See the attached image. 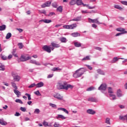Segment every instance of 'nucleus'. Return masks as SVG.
<instances>
[{
    "label": "nucleus",
    "mask_w": 127,
    "mask_h": 127,
    "mask_svg": "<svg viewBox=\"0 0 127 127\" xmlns=\"http://www.w3.org/2000/svg\"><path fill=\"white\" fill-rule=\"evenodd\" d=\"M74 88V86L68 84L66 81H60L57 84V89L58 90H65L67 91L68 89H72Z\"/></svg>",
    "instance_id": "f257e3e1"
},
{
    "label": "nucleus",
    "mask_w": 127,
    "mask_h": 127,
    "mask_svg": "<svg viewBox=\"0 0 127 127\" xmlns=\"http://www.w3.org/2000/svg\"><path fill=\"white\" fill-rule=\"evenodd\" d=\"M81 69H84V67H81L78 69H77L75 72L73 74L74 78H79V77H81L83 74H84V72L79 71Z\"/></svg>",
    "instance_id": "f03ea898"
},
{
    "label": "nucleus",
    "mask_w": 127,
    "mask_h": 127,
    "mask_svg": "<svg viewBox=\"0 0 127 127\" xmlns=\"http://www.w3.org/2000/svg\"><path fill=\"white\" fill-rule=\"evenodd\" d=\"M77 27V24L74 23L71 25H65L63 26L65 29H74Z\"/></svg>",
    "instance_id": "7ed1b4c3"
},
{
    "label": "nucleus",
    "mask_w": 127,
    "mask_h": 127,
    "mask_svg": "<svg viewBox=\"0 0 127 127\" xmlns=\"http://www.w3.org/2000/svg\"><path fill=\"white\" fill-rule=\"evenodd\" d=\"M88 22L90 23H97V24H102L103 23H101L99 21V18L93 19H91L90 18H88Z\"/></svg>",
    "instance_id": "20e7f679"
},
{
    "label": "nucleus",
    "mask_w": 127,
    "mask_h": 127,
    "mask_svg": "<svg viewBox=\"0 0 127 127\" xmlns=\"http://www.w3.org/2000/svg\"><path fill=\"white\" fill-rule=\"evenodd\" d=\"M30 59H31V57L22 55L20 58V61L21 62H25V61H27V60H29Z\"/></svg>",
    "instance_id": "39448f33"
},
{
    "label": "nucleus",
    "mask_w": 127,
    "mask_h": 127,
    "mask_svg": "<svg viewBox=\"0 0 127 127\" xmlns=\"http://www.w3.org/2000/svg\"><path fill=\"white\" fill-rule=\"evenodd\" d=\"M11 74L13 78V80L16 82H19V80H20V76L17 74L14 73V72H12Z\"/></svg>",
    "instance_id": "423d86ee"
},
{
    "label": "nucleus",
    "mask_w": 127,
    "mask_h": 127,
    "mask_svg": "<svg viewBox=\"0 0 127 127\" xmlns=\"http://www.w3.org/2000/svg\"><path fill=\"white\" fill-rule=\"evenodd\" d=\"M98 90H101L102 93H104L103 91L107 90V84L106 83L102 84L98 88Z\"/></svg>",
    "instance_id": "0eeeda50"
},
{
    "label": "nucleus",
    "mask_w": 127,
    "mask_h": 127,
    "mask_svg": "<svg viewBox=\"0 0 127 127\" xmlns=\"http://www.w3.org/2000/svg\"><path fill=\"white\" fill-rule=\"evenodd\" d=\"M43 49L45 51H46V52H48V53H51V49H50L49 46H48L47 45L44 46L43 47Z\"/></svg>",
    "instance_id": "6e6552de"
},
{
    "label": "nucleus",
    "mask_w": 127,
    "mask_h": 127,
    "mask_svg": "<svg viewBox=\"0 0 127 127\" xmlns=\"http://www.w3.org/2000/svg\"><path fill=\"white\" fill-rule=\"evenodd\" d=\"M119 59H122V60H124V58H119L118 57H114L113 59L110 61V63H112V64H114V63H116L117 61H119Z\"/></svg>",
    "instance_id": "1a4fd4ad"
},
{
    "label": "nucleus",
    "mask_w": 127,
    "mask_h": 127,
    "mask_svg": "<svg viewBox=\"0 0 127 127\" xmlns=\"http://www.w3.org/2000/svg\"><path fill=\"white\" fill-rule=\"evenodd\" d=\"M86 113L89 115H94L96 114V111L93 109H89L86 111Z\"/></svg>",
    "instance_id": "9d476101"
},
{
    "label": "nucleus",
    "mask_w": 127,
    "mask_h": 127,
    "mask_svg": "<svg viewBox=\"0 0 127 127\" xmlns=\"http://www.w3.org/2000/svg\"><path fill=\"white\" fill-rule=\"evenodd\" d=\"M73 43L75 47H81V46H82V44L77 41H74L73 42Z\"/></svg>",
    "instance_id": "9b49d317"
},
{
    "label": "nucleus",
    "mask_w": 127,
    "mask_h": 127,
    "mask_svg": "<svg viewBox=\"0 0 127 127\" xmlns=\"http://www.w3.org/2000/svg\"><path fill=\"white\" fill-rule=\"evenodd\" d=\"M51 4V1H48L45 3H44V4H43L41 5V7H43V8H44V7H46V6H50Z\"/></svg>",
    "instance_id": "f8f14e48"
},
{
    "label": "nucleus",
    "mask_w": 127,
    "mask_h": 127,
    "mask_svg": "<svg viewBox=\"0 0 127 127\" xmlns=\"http://www.w3.org/2000/svg\"><path fill=\"white\" fill-rule=\"evenodd\" d=\"M30 63H31L32 64H35V65H37V66H40V65H41V64L34 60H31L30 61Z\"/></svg>",
    "instance_id": "ddd939ff"
},
{
    "label": "nucleus",
    "mask_w": 127,
    "mask_h": 127,
    "mask_svg": "<svg viewBox=\"0 0 127 127\" xmlns=\"http://www.w3.org/2000/svg\"><path fill=\"white\" fill-rule=\"evenodd\" d=\"M117 96L119 98H121V97H123L124 95L123 94V93L122 92V90L121 89H118L117 91Z\"/></svg>",
    "instance_id": "4468645a"
},
{
    "label": "nucleus",
    "mask_w": 127,
    "mask_h": 127,
    "mask_svg": "<svg viewBox=\"0 0 127 127\" xmlns=\"http://www.w3.org/2000/svg\"><path fill=\"white\" fill-rule=\"evenodd\" d=\"M82 20V16H77L71 20L72 21H81Z\"/></svg>",
    "instance_id": "2eb2a0df"
},
{
    "label": "nucleus",
    "mask_w": 127,
    "mask_h": 127,
    "mask_svg": "<svg viewBox=\"0 0 127 127\" xmlns=\"http://www.w3.org/2000/svg\"><path fill=\"white\" fill-rule=\"evenodd\" d=\"M39 22H45V23H50L52 22L51 20L45 19H42L39 21Z\"/></svg>",
    "instance_id": "dca6fc26"
},
{
    "label": "nucleus",
    "mask_w": 127,
    "mask_h": 127,
    "mask_svg": "<svg viewBox=\"0 0 127 127\" xmlns=\"http://www.w3.org/2000/svg\"><path fill=\"white\" fill-rule=\"evenodd\" d=\"M43 86H44V83L42 81H41L36 84V88H41V87H43Z\"/></svg>",
    "instance_id": "f3484780"
},
{
    "label": "nucleus",
    "mask_w": 127,
    "mask_h": 127,
    "mask_svg": "<svg viewBox=\"0 0 127 127\" xmlns=\"http://www.w3.org/2000/svg\"><path fill=\"white\" fill-rule=\"evenodd\" d=\"M60 40L62 43H66L67 41H68V40L66 39V38L64 37H62L60 38Z\"/></svg>",
    "instance_id": "a211bd4d"
},
{
    "label": "nucleus",
    "mask_w": 127,
    "mask_h": 127,
    "mask_svg": "<svg viewBox=\"0 0 127 127\" xmlns=\"http://www.w3.org/2000/svg\"><path fill=\"white\" fill-rule=\"evenodd\" d=\"M51 45L53 46V47H55V48H59V47H60V44L55 42L51 43Z\"/></svg>",
    "instance_id": "6ab92c4d"
},
{
    "label": "nucleus",
    "mask_w": 127,
    "mask_h": 127,
    "mask_svg": "<svg viewBox=\"0 0 127 127\" xmlns=\"http://www.w3.org/2000/svg\"><path fill=\"white\" fill-rule=\"evenodd\" d=\"M71 35L72 37H78V36H80V34L78 32H74L71 33Z\"/></svg>",
    "instance_id": "aec40b11"
},
{
    "label": "nucleus",
    "mask_w": 127,
    "mask_h": 127,
    "mask_svg": "<svg viewBox=\"0 0 127 127\" xmlns=\"http://www.w3.org/2000/svg\"><path fill=\"white\" fill-rule=\"evenodd\" d=\"M54 97L58 99V100H63V97L61 96L60 94H57L56 95L54 96Z\"/></svg>",
    "instance_id": "412c9836"
},
{
    "label": "nucleus",
    "mask_w": 127,
    "mask_h": 127,
    "mask_svg": "<svg viewBox=\"0 0 127 127\" xmlns=\"http://www.w3.org/2000/svg\"><path fill=\"white\" fill-rule=\"evenodd\" d=\"M58 111H63V112H64V113H65V114H69V112H68L67 110H66V109L65 108H58Z\"/></svg>",
    "instance_id": "4be33fe9"
},
{
    "label": "nucleus",
    "mask_w": 127,
    "mask_h": 127,
    "mask_svg": "<svg viewBox=\"0 0 127 127\" xmlns=\"http://www.w3.org/2000/svg\"><path fill=\"white\" fill-rule=\"evenodd\" d=\"M88 101L89 102H95V103H97V100L96 99V98L94 97H90L88 98Z\"/></svg>",
    "instance_id": "5701e85b"
},
{
    "label": "nucleus",
    "mask_w": 127,
    "mask_h": 127,
    "mask_svg": "<svg viewBox=\"0 0 127 127\" xmlns=\"http://www.w3.org/2000/svg\"><path fill=\"white\" fill-rule=\"evenodd\" d=\"M110 97V100H112L113 101L116 100L117 98L116 97V95L115 94H109Z\"/></svg>",
    "instance_id": "b1692460"
},
{
    "label": "nucleus",
    "mask_w": 127,
    "mask_h": 127,
    "mask_svg": "<svg viewBox=\"0 0 127 127\" xmlns=\"http://www.w3.org/2000/svg\"><path fill=\"white\" fill-rule=\"evenodd\" d=\"M0 125H1V126H6L7 123L4 122V120H3V119H0Z\"/></svg>",
    "instance_id": "393cba45"
},
{
    "label": "nucleus",
    "mask_w": 127,
    "mask_h": 127,
    "mask_svg": "<svg viewBox=\"0 0 127 127\" xmlns=\"http://www.w3.org/2000/svg\"><path fill=\"white\" fill-rule=\"evenodd\" d=\"M57 120H59V119H62V120H65L66 118H65V117L62 115H58V117H57Z\"/></svg>",
    "instance_id": "a878e982"
},
{
    "label": "nucleus",
    "mask_w": 127,
    "mask_h": 127,
    "mask_svg": "<svg viewBox=\"0 0 127 127\" xmlns=\"http://www.w3.org/2000/svg\"><path fill=\"white\" fill-rule=\"evenodd\" d=\"M76 4H77V5H82V4H83V2L82 1V0H76Z\"/></svg>",
    "instance_id": "bb28decb"
},
{
    "label": "nucleus",
    "mask_w": 127,
    "mask_h": 127,
    "mask_svg": "<svg viewBox=\"0 0 127 127\" xmlns=\"http://www.w3.org/2000/svg\"><path fill=\"white\" fill-rule=\"evenodd\" d=\"M6 28V26L5 25H2L1 26H0V31L5 30Z\"/></svg>",
    "instance_id": "cd10ccee"
},
{
    "label": "nucleus",
    "mask_w": 127,
    "mask_h": 127,
    "mask_svg": "<svg viewBox=\"0 0 127 127\" xmlns=\"http://www.w3.org/2000/svg\"><path fill=\"white\" fill-rule=\"evenodd\" d=\"M105 124L111 125V119L109 118H107L105 120Z\"/></svg>",
    "instance_id": "c85d7f7f"
},
{
    "label": "nucleus",
    "mask_w": 127,
    "mask_h": 127,
    "mask_svg": "<svg viewBox=\"0 0 127 127\" xmlns=\"http://www.w3.org/2000/svg\"><path fill=\"white\" fill-rule=\"evenodd\" d=\"M117 31H119L120 32H125V28H118L116 29Z\"/></svg>",
    "instance_id": "c756f323"
},
{
    "label": "nucleus",
    "mask_w": 127,
    "mask_h": 127,
    "mask_svg": "<svg viewBox=\"0 0 127 127\" xmlns=\"http://www.w3.org/2000/svg\"><path fill=\"white\" fill-rule=\"evenodd\" d=\"M87 60H91V58H90V56H87L86 57L83 58L82 59V61H86Z\"/></svg>",
    "instance_id": "7c9ffc66"
},
{
    "label": "nucleus",
    "mask_w": 127,
    "mask_h": 127,
    "mask_svg": "<svg viewBox=\"0 0 127 127\" xmlns=\"http://www.w3.org/2000/svg\"><path fill=\"white\" fill-rule=\"evenodd\" d=\"M14 93L16 95V96H19L20 95V92H19L17 89H14Z\"/></svg>",
    "instance_id": "2f4dec72"
},
{
    "label": "nucleus",
    "mask_w": 127,
    "mask_h": 127,
    "mask_svg": "<svg viewBox=\"0 0 127 127\" xmlns=\"http://www.w3.org/2000/svg\"><path fill=\"white\" fill-rule=\"evenodd\" d=\"M108 93L111 94H114V90H113V88H112V87H108Z\"/></svg>",
    "instance_id": "473e14b6"
},
{
    "label": "nucleus",
    "mask_w": 127,
    "mask_h": 127,
    "mask_svg": "<svg viewBox=\"0 0 127 127\" xmlns=\"http://www.w3.org/2000/svg\"><path fill=\"white\" fill-rule=\"evenodd\" d=\"M49 106L50 107H52V108H53V109H57V106L56 104H54L53 103H50Z\"/></svg>",
    "instance_id": "72a5a7b5"
},
{
    "label": "nucleus",
    "mask_w": 127,
    "mask_h": 127,
    "mask_svg": "<svg viewBox=\"0 0 127 127\" xmlns=\"http://www.w3.org/2000/svg\"><path fill=\"white\" fill-rule=\"evenodd\" d=\"M97 72L98 74H100V75H105V72L101 69H98Z\"/></svg>",
    "instance_id": "f704fd0d"
},
{
    "label": "nucleus",
    "mask_w": 127,
    "mask_h": 127,
    "mask_svg": "<svg viewBox=\"0 0 127 127\" xmlns=\"http://www.w3.org/2000/svg\"><path fill=\"white\" fill-rule=\"evenodd\" d=\"M125 33H127V31H125L121 33H118L115 35V36H120V35H122V34H125Z\"/></svg>",
    "instance_id": "c9c22d12"
},
{
    "label": "nucleus",
    "mask_w": 127,
    "mask_h": 127,
    "mask_svg": "<svg viewBox=\"0 0 127 127\" xmlns=\"http://www.w3.org/2000/svg\"><path fill=\"white\" fill-rule=\"evenodd\" d=\"M76 0H71L69 2V4L70 5H74V4H76Z\"/></svg>",
    "instance_id": "e433bc0d"
},
{
    "label": "nucleus",
    "mask_w": 127,
    "mask_h": 127,
    "mask_svg": "<svg viewBox=\"0 0 127 127\" xmlns=\"http://www.w3.org/2000/svg\"><path fill=\"white\" fill-rule=\"evenodd\" d=\"M114 7L117 9H119V10H123V8L120 6L119 5H115Z\"/></svg>",
    "instance_id": "4c0bfd02"
},
{
    "label": "nucleus",
    "mask_w": 127,
    "mask_h": 127,
    "mask_svg": "<svg viewBox=\"0 0 127 127\" xmlns=\"http://www.w3.org/2000/svg\"><path fill=\"white\" fill-rule=\"evenodd\" d=\"M11 37V33H8L6 34V36L5 37V38L6 39H9V38H10Z\"/></svg>",
    "instance_id": "58836bf2"
},
{
    "label": "nucleus",
    "mask_w": 127,
    "mask_h": 127,
    "mask_svg": "<svg viewBox=\"0 0 127 127\" xmlns=\"http://www.w3.org/2000/svg\"><path fill=\"white\" fill-rule=\"evenodd\" d=\"M57 11H59L60 12H62L63 10V8H62V6H60L57 9Z\"/></svg>",
    "instance_id": "ea45409f"
},
{
    "label": "nucleus",
    "mask_w": 127,
    "mask_h": 127,
    "mask_svg": "<svg viewBox=\"0 0 127 127\" xmlns=\"http://www.w3.org/2000/svg\"><path fill=\"white\" fill-rule=\"evenodd\" d=\"M61 70H62V69L59 68V67H54L52 69V71H54V72H55L56 71H61Z\"/></svg>",
    "instance_id": "a19ab883"
},
{
    "label": "nucleus",
    "mask_w": 127,
    "mask_h": 127,
    "mask_svg": "<svg viewBox=\"0 0 127 127\" xmlns=\"http://www.w3.org/2000/svg\"><path fill=\"white\" fill-rule=\"evenodd\" d=\"M18 46L19 49H22L23 48V44H22V43H19L18 44Z\"/></svg>",
    "instance_id": "79ce46f5"
},
{
    "label": "nucleus",
    "mask_w": 127,
    "mask_h": 127,
    "mask_svg": "<svg viewBox=\"0 0 127 127\" xmlns=\"http://www.w3.org/2000/svg\"><path fill=\"white\" fill-rule=\"evenodd\" d=\"M12 87L15 89H17V86H16V84L14 82H11Z\"/></svg>",
    "instance_id": "37998d69"
},
{
    "label": "nucleus",
    "mask_w": 127,
    "mask_h": 127,
    "mask_svg": "<svg viewBox=\"0 0 127 127\" xmlns=\"http://www.w3.org/2000/svg\"><path fill=\"white\" fill-rule=\"evenodd\" d=\"M15 102H16V103H19V104H23V102H22V101H21V100L19 99H16Z\"/></svg>",
    "instance_id": "c03bdc74"
},
{
    "label": "nucleus",
    "mask_w": 127,
    "mask_h": 127,
    "mask_svg": "<svg viewBox=\"0 0 127 127\" xmlns=\"http://www.w3.org/2000/svg\"><path fill=\"white\" fill-rule=\"evenodd\" d=\"M25 96H27L28 101L31 100V95L28 93H25Z\"/></svg>",
    "instance_id": "a18cd8bd"
},
{
    "label": "nucleus",
    "mask_w": 127,
    "mask_h": 127,
    "mask_svg": "<svg viewBox=\"0 0 127 127\" xmlns=\"http://www.w3.org/2000/svg\"><path fill=\"white\" fill-rule=\"evenodd\" d=\"M54 127H61V125L57 122H55L54 125Z\"/></svg>",
    "instance_id": "49530a36"
},
{
    "label": "nucleus",
    "mask_w": 127,
    "mask_h": 127,
    "mask_svg": "<svg viewBox=\"0 0 127 127\" xmlns=\"http://www.w3.org/2000/svg\"><path fill=\"white\" fill-rule=\"evenodd\" d=\"M4 70H5L4 65H0V71H4Z\"/></svg>",
    "instance_id": "de8ad7c7"
},
{
    "label": "nucleus",
    "mask_w": 127,
    "mask_h": 127,
    "mask_svg": "<svg viewBox=\"0 0 127 127\" xmlns=\"http://www.w3.org/2000/svg\"><path fill=\"white\" fill-rule=\"evenodd\" d=\"M34 113V114H37V115H38V114L40 113V110H39V109H35Z\"/></svg>",
    "instance_id": "09e8293b"
},
{
    "label": "nucleus",
    "mask_w": 127,
    "mask_h": 127,
    "mask_svg": "<svg viewBox=\"0 0 127 127\" xmlns=\"http://www.w3.org/2000/svg\"><path fill=\"white\" fill-rule=\"evenodd\" d=\"M34 94L37 96H41V93H40V92H39V90H37V91L35 92Z\"/></svg>",
    "instance_id": "8fccbe9b"
},
{
    "label": "nucleus",
    "mask_w": 127,
    "mask_h": 127,
    "mask_svg": "<svg viewBox=\"0 0 127 127\" xmlns=\"http://www.w3.org/2000/svg\"><path fill=\"white\" fill-rule=\"evenodd\" d=\"M43 125L44 126V127H50V125H48V123L46 122V121L43 122Z\"/></svg>",
    "instance_id": "3c124183"
},
{
    "label": "nucleus",
    "mask_w": 127,
    "mask_h": 127,
    "mask_svg": "<svg viewBox=\"0 0 127 127\" xmlns=\"http://www.w3.org/2000/svg\"><path fill=\"white\" fill-rule=\"evenodd\" d=\"M0 57L3 60H6L7 59V57L4 55H1Z\"/></svg>",
    "instance_id": "603ef678"
},
{
    "label": "nucleus",
    "mask_w": 127,
    "mask_h": 127,
    "mask_svg": "<svg viewBox=\"0 0 127 127\" xmlns=\"http://www.w3.org/2000/svg\"><path fill=\"white\" fill-rule=\"evenodd\" d=\"M52 6H53V7H55V8H57V3L56 2H54L52 3Z\"/></svg>",
    "instance_id": "864d4df0"
},
{
    "label": "nucleus",
    "mask_w": 127,
    "mask_h": 127,
    "mask_svg": "<svg viewBox=\"0 0 127 127\" xmlns=\"http://www.w3.org/2000/svg\"><path fill=\"white\" fill-rule=\"evenodd\" d=\"M20 110L22 111V112H26V108H25V107H20Z\"/></svg>",
    "instance_id": "5fc2aeb1"
},
{
    "label": "nucleus",
    "mask_w": 127,
    "mask_h": 127,
    "mask_svg": "<svg viewBox=\"0 0 127 127\" xmlns=\"http://www.w3.org/2000/svg\"><path fill=\"white\" fill-rule=\"evenodd\" d=\"M92 90H94L93 87H90L89 88H87L86 91H88V92H90V91H92Z\"/></svg>",
    "instance_id": "6e6d98bb"
},
{
    "label": "nucleus",
    "mask_w": 127,
    "mask_h": 127,
    "mask_svg": "<svg viewBox=\"0 0 127 127\" xmlns=\"http://www.w3.org/2000/svg\"><path fill=\"white\" fill-rule=\"evenodd\" d=\"M85 6L86 7H88V8H89V9H93V8H95V7H91V6H89V4H86Z\"/></svg>",
    "instance_id": "4d7b16f0"
},
{
    "label": "nucleus",
    "mask_w": 127,
    "mask_h": 127,
    "mask_svg": "<svg viewBox=\"0 0 127 127\" xmlns=\"http://www.w3.org/2000/svg\"><path fill=\"white\" fill-rule=\"evenodd\" d=\"M34 86H36V84H35V83H32L28 86V88H33Z\"/></svg>",
    "instance_id": "13d9d810"
},
{
    "label": "nucleus",
    "mask_w": 127,
    "mask_h": 127,
    "mask_svg": "<svg viewBox=\"0 0 127 127\" xmlns=\"http://www.w3.org/2000/svg\"><path fill=\"white\" fill-rule=\"evenodd\" d=\"M85 66H86L87 67V68L89 69V70H92L93 68L92 67V66H91V65H88V64H86Z\"/></svg>",
    "instance_id": "bf43d9fd"
},
{
    "label": "nucleus",
    "mask_w": 127,
    "mask_h": 127,
    "mask_svg": "<svg viewBox=\"0 0 127 127\" xmlns=\"http://www.w3.org/2000/svg\"><path fill=\"white\" fill-rule=\"evenodd\" d=\"M121 3L124 5H127V1H122Z\"/></svg>",
    "instance_id": "052dcab7"
},
{
    "label": "nucleus",
    "mask_w": 127,
    "mask_h": 127,
    "mask_svg": "<svg viewBox=\"0 0 127 127\" xmlns=\"http://www.w3.org/2000/svg\"><path fill=\"white\" fill-rule=\"evenodd\" d=\"M95 49H96V50H99V51H101L102 50V48L99 47H95Z\"/></svg>",
    "instance_id": "680f3d73"
},
{
    "label": "nucleus",
    "mask_w": 127,
    "mask_h": 127,
    "mask_svg": "<svg viewBox=\"0 0 127 127\" xmlns=\"http://www.w3.org/2000/svg\"><path fill=\"white\" fill-rule=\"evenodd\" d=\"M43 65L44 66H47V65H51V66H53V64H51L50 63H46V64H43Z\"/></svg>",
    "instance_id": "e2e57ef3"
},
{
    "label": "nucleus",
    "mask_w": 127,
    "mask_h": 127,
    "mask_svg": "<svg viewBox=\"0 0 127 127\" xmlns=\"http://www.w3.org/2000/svg\"><path fill=\"white\" fill-rule=\"evenodd\" d=\"M14 116L15 117H19V116H20V114L18 112H16L15 114H14Z\"/></svg>",
    "instance_id": "0e129e2a"
},
{
    "label": "nucleus",
    "mask_w": 127,
    "mask_h": 127,
    "mask_svg": "<svg viewBox=\"0 0 127 127\" xmlns=\"http://www.w3.org/2000/svg\"><path fill=\"white\" fill-rule=\"evenodd\" d=\"M52 15H55V13H54V12H50L49 14V16H52Z\"/></svg>",
    "instance_id": "69168bd1"
},
{
    "label": "nucleus",
    "mask_w": 127,
    "mask_h": 127,
    "mask_svg": "<svg viewBox=\"0 0 127 127\" xmlns=\"http://www.w3.org/2000/svg\"><path fill=\"white\" fill-rule=\"evenodd\" d=\"M53 77V74H49L47 76L48 79H49L50 78H52Z\"/></svg>",
    "instance_id": "338daca9"
},
{
    "label": "nucleus",
    "mask_w": 127,
    "mask_h": 127,
    "mask_svg": "<svg viewBox=\"0 0 127 127\" xmlns=\"http://www.w3.org/2000/svg\"><path fill=\"white\" fill-rule=\"evenodd\" d=\"M17 30H18L19 31V32L21 33L22 32V31H23V30H22V29H20V28H17Z\"/></svg>",
    "instance_id": "774afa93"
}]
</instances>
